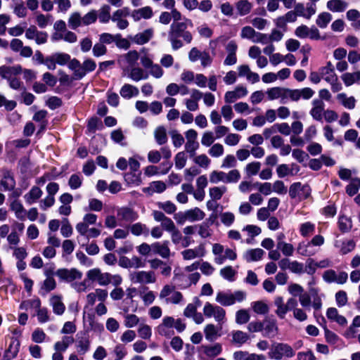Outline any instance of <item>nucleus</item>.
Listing matches in <instances>:
<instances>
[{
	"instance_id": "obj_20",
	"label": "nucleus",
	"mask_w": 360,
	"mask_h": 360,
	"mask_svg": "<svg viewBox=\"0 0 360 360\" xmlns=\"http://www.w3.org/2000/svg\"><path fill=\"white\" fill-rule=\"evenodd\" d=\"M348 3L345 0H329L326 8L333 13H342L348 8Z\"/></svg>"
},
{
	"instance_id": "obj_56",
	"label": "nucleus",
	"mask_w": 360,
	"mask_h": 360,
	"mask_svg": "<svg viewBox=\"0 0 360 360\" xmlns=\"http://www.w3.org/2000/svg\"><path fill=\"white\" fill-rule=\"evenodd\" d=\"M248 339L249 335L241 330H236L233 332L232 334V341L235 344H238L241 345L246 342L248 340Z\"/></svg>"
},
{
	"instance_id": "obj_59",
	"label": "nucleus",
	"mask_w": 360,
	"mask_h": 360,
	"mask_svg": "<svg viewBox=\"0 0 360 360\" xmlns=\"http://www.w3.org/2000/svg\"><path fill=\"white\" fill-rule=\"evenodd\" d=\"M222 351L220 344H215L212 346L205 347L204 349L205 354L210 357H215L219 355Z\"/></svg>"
},
{
	"instance_id": "obj_3",
	"label": "nucleus",
	"mask_w": 360,
	"mask_h": 360,
	"mask_svg": "<svg viewBox=\"0 0 360 360\" xmlns=\"http://www.w3.org/2000/svg\"><path fill=\"white\" fill-rule=\"evenodd\" d=\"M269 357L274 360H281L283 357L291 358L295 355V351L288 344L274 342L268 353Z\"/></svg>"
},
{
	"instance_id": "obj_14",
	"label": "nucleus",
	"mask_w": 360,
	"mask_h": 360,
	"mask_svg": "<svg viewBox=\"0 0 360 360\" xmlns=\"http://www.w3.org/2000/svg\"><path fill=\"white\" fill-rule=\"evenodd\" d=\"M248 90L246 87L239 85L233 91H227L224 95V101L227 103H232L238 99L246 96Z\"/></svg>"
},
{
	"instance_id": "obj_52",
	"label": "nucleus",
	"mask_w": 360,
	"mask_h": 360,
	"mask_svg": "<svg viewBox=\"0 0 360 360\" xmlns=\"http://www.w3.org/2000/svg\"><path fill=\"white\" fill-rule=\"evenodd\" d=\"M297 252L302 256H312L315 254V251L311 249V245L310 243H299L297 248Z\"/></svg>"
},
{
	"instance_id": "obj_32",
	"label": "nucleus",
	"mask_w": 360,
	"mask_h": 360,
	"mask_svg": "<svg viewBox=\"0 0 360 360\" xmlns=\"http://www.w3.org/2000/svg\"><path fill=\"white\" fill-rule=\"evenodd\" d=\"M86 128L89 133H95L103 129V124L101 118L93 116L88 120Z\"/></svg>"
},
{
	"instance_id": "obj_13",
	"label": "nucleus",
	"mask_w": 360,
	"mask_h": 360,
	"mask_svg": "<svg viewBox=\"0 0 360 360\" xmlns=\"http://www.w3.org/2000/svg\"><path fill=\"white\" fill-rule=\"evenodd\" d=\"M3 178L0 184L2 188L1 190L6 191L13 190L15 186V180L11 170L8 169H2Z\"/></svg>"
},
{
	"instance_id": "obj_9",
	"label": "nucleus",
	"mask_w": 360,
	"mask_h": 360,
	"mask_svg": "<svg viewBox=\"0 0 360 360\" xmlns=\"http://www.w3.org/2000/svg\"><path fill=\"white\" fill-rule=\"evenodd\" d=\"M130 278L133 283L140 284L154 283L156 281V277L153 271H135L131 274Z\"/></svg>"
},
{
	"instance_id": "obj_57",
	"label": "nucleus",
	"mask_w": 360,
	"mask_h": 360,
	"mask_svg": "<svg viewBox=\"0 0 360 360\" xmlns=\"http://www.w3.org/2000/svg\"><path fill=\"white\" fill-rule=\"evenodd\" d=\"M295 94H297V101H299L301 98L308 100L314 96V91L311 88L305 87L301 89H295Z\"/></svg>"
},
{
	"instance_id": "obj_48",
	"label": "nucleus",
	"mask_w": 360,
	"mask_h": 360,
	"mask_svg": "<svg viewBox=\"0 0 360 360\" xmlns=\"http://www.w3.org/2000/svg\"><path fill=\"white\" fill-rule=\"evenodd\" d=\"M297 94H295V89H290L288 88H283L280 102L283 104L287 103L289 101H296Z\"/></svg>"
},
{
	"instance_id": "obj_37",
	"label": "nucleus",
	"mask_w": 360,
	"mask_h": 360,
	"mask_svg": "<svg viewBox=\"0 0 360 360\" xmlns=\"http://www.w3.org/2000/svg\"><path fill=\"white\" fill-rule=\"evenodd\" d=\"M274 305L276 307V310L275 311L276 314L280 319H284L288 310L286 303H284L283 298L281 296L276 297L274 299Z\"/></svg>"
},
{
	"instance_id": "obj_26",
	"label": "nucleus",
	"mask_w": 360,
	"mask_h": 360,
	"mask_svg": "<svg viewBox=\"0 0 360 360\" xmlns=\"http://www.w3.org/2000/svg\"><path fill=\"white\" fill-rule=\"evenodd\" d=\"M75 342L74 338L72 336H63L60 340L55 342L53 349L56 352H64L67 350L70 345Z\"/></svg>"
},
{
	"instance_id": "obj_35",
	"label": "nucleus",
	"mask_w": 360,
	"mask_h": 360,
	"mask_svg": "<svg viewBox=\"0 0 360 360\" xmlns=\"http://www.w3.org/2000/svg\"><path fill=\"white\" fill-rule=\"evenodd\" d=\"M128 76L134 82H139L142 79H147L148 77V75L139 67H131Z\"/></svg>"
},
{
	"instance_id": "obj_46",
	"label": "nucleus",
	"mask_w": 360,
	"mask_h": 360,
	"mask_svg": "<svg viewBox=\"0 0 360 360\" xmlns=\"http://www.w3.org/2000/svg\"><path fill=\"white\" fill-rule=\"evenodd\" d=\"M186 217L188 221H200L205 217V213L198 208L186 211Z\"/></svg>"
},
{
	"instance_id": "obj_4",
	"label": "nucleus",
	"mask_w": 360,
	"mask_h": 360,
	"mask_svg": "<svg viewBox=\"0 0 360 360\" xmlns=\"http://www.w3.org/2000/svg\"><path fill=\"white\" fill-rule=\"evenodd\" d=\"M246 297V293L241 290L235 291L233 293L219 292L216 296V302L222 306H231L236 302H240Z\"/></svg>"
},
{
	"instance_id": "obj_43",
	"label": "nucleus",
	"mask_w": 360,
	"mask_h": 360,
	"mask_svg": "<svg viewBox=\"0 0 360 360\" xmlns=\"http://www.w3.org/2000/svg\"><path fill=\"white\" fill-rule=\"evenodd\" d=\"M139 94V90L136 86L131 84H124L121 90L120 95L125 98H130L136 96Z\"/></svg>"
},
{
	"instance_id": "obj_38",
	"label": "nucleus",
	"mask_w": 360,
	"mask_h": 360,
	"mask_svg": "<svg viewBox=\"0 0 360 360\" xmlns=\"http://www.w3.org/2000/svg\"><path fill=\"white\" fill-rule=\"evenodd\" d=\"M128 308H124V313L123 314V316L124 319V324L125 327L130 328H134L137 325H139V318L135 314H128Z\"/></svg>"
},
{
	"instance_id": "obj_10",
	"label": "nucleus",
	"mask_w": 360,
	"mask_h": 360,
	"mask_svg": "<svg viewBox=\"0 0 360 360\" xmlns=\"http://www.w3.org/2000/svg\"><path fill=\"white\" fill-rule=\"evenodd\" d=\"M174 319L172 316H165L162 322L157 326L156 330L159 335L170 338L174 334L173 328Z\"/></svg>"
},
{
	"instance_id": "obj_63",
	"label": "nucleus",
	"mask_w": 360,
	"mask_h": 360,
	"mask_svg": "<svg viewBox=\"0 0 360 360\" xmlns=\"http://www.w3.org/2000/svg\"><path fill=\"white\" fill-rule=\"evenodd\" d=\"M315 230V226L311 222H305L300 225V231L302 236L307 237L313 233Z\"/></svg>"
},
{
	"instance_id": "obj_28",
	"label": "nucleus",
	"mask_w": 360,
	"mask_h": 360,
	"mask_svg": "<svg viewBox=\"0 0 360 360\" xmlns=\"http://www.w3.org/2000/svg\"><path fill=\"white\" fill-rule=\"evenodd\" d=\"M341 79L346 86H350L360 82V70L354 72H345L341 75Z\"/></svg>"
},
{
	"instance_id": "obj_61",
	"label": "nucleus",
	"mask_w": 360,
	"mask_h": 360,
	"mask_svg": "<svg viewBox=\"0 0 360 360\" xmlns=\"http://www.w3.org/2000/svg\"><path fill=\"white\" fill-rule=\"evenodd\" d=\"M187 162V156L185 152H179L174 157L175 167L177 169H183Z\"/></svg>"
},
{
	"instance_id": "obj_50",
	"label": "nucleus",
	"mask_w": 360,
	"mask_h": 360,
	"mask_svg": "<svg viewBox=\"0 0 360 360\" xmlns=\"http://www.w3.org/2000/svg\"><path fill=\"white\" fill-rule=\"evenodd\" d=\"M219 329L214 324H207L204 329L205 338L208 340H214L218 336Z\"/></svg>"
},
{
	"instance_id": "obj_44",
	"label": "nucleus",
	"mask_w": 360,
	"mask_h": 360,
	"mask_svg": "<svg viewBox=\"0 0 360 360\" xmlns=\"http://www.w3.org/2000/svg\"><path fill=\"white\" fill-rule=\"evenodd\" d=\"M258 32H256L254 28L250 26H245L242 28L240 32V37L250 40L255 43Z\"/></svg>"
},
{
	"instance_id": "obj_24",
	"label": "nucleus",
	"mask_w": 360,
	"mask_h": 360,
	"mask_svg": "<svg viewBox=\"0 0 360 360\" xmlns=\"http://www.w3.org/2000/svg\"><path fill=\"white\" fill-rule=\"evenodd\" d=\"M298 172V167H294V165H292V168H290V167L286 164L279 165L276 168V173L279 178H284L288 175L293 176L297 174Z\"/></svg>"
},
{
	"instance_id": "obj_30",
	"label": "nucleus",
	"mask_w": 360,
	"mask_h": 360,
	"mask_svg": "<svg viewBox=\"0 0 360 360\" xmlns=\"http://www.w3.org/2000/svg\"><path fill=\"white\" fill-rule=\"evenodd\" d=\"M153 35V30L151 28L147 29L142 32L136 34L133 38L132 41L137 44H144L147 43Z\"/></svg>"
},
{
	"instance_id": "obj_53",
	"label": "nucleus",
	"mask_w": 360,
	"mask_h": 360,
	"mask_svg": "<svg viewBox=\"0 0 360 360\" xmlns=\"http://www.w3.org/2000/svg\"><path fill=\"white\" fill-rule=\"evenodd\" d=\"M42 191L38 186H33L31 190L25 195L27 202H31L38 200L42 195Z\"/></svg>"
},
{
	"instance_id": "obj_5",
	"label": "nucleus",
	"mask_w": 360,
	"mask_h": 360,
	"mask_svg": "<svg viewBox=\"0 0 360 360\" xmlns=\"http://www.w3.org/2000/svg\"><path fill=\"white\" fill-rule=\"evenodd\" d=\"M203 314L207 318H214L219 325H222L226 321L225 309L210 302L205 304Z\"/></svg>"
},
{
	"instance_id": "obj_6",
	"label": "nucleus",
	"mask_w": 360,
	"mask_h": 360,
	"mask_svg": "<svg viewBox=\"0 0 360 360\" xmlns=\"http://www.w3.org/2000/svg\"><path fill=\"white\" fill-rule=\"evenodd\" d=\"M311 189L309 185L302 184L300 182L293 183L289 188V195L291 198L302 201L310 195Z\"/></svg>"
},
{
	"instance_id": "obj_11",
	"label": "nucleus",
	"mask_w": 360,
	"mask_h": 360,
	"mask_svg": "<svg viewBox=\"0 0 360 360\" xmlns=\"http://www.w3.org/2000/svg\"><path fill=\"white\" fill-rule=\"evenodd\" d=\"M56 274L60 279L70 283H73V281L75 280L81 279L82 277V272L76 269H59L57 270Z\"/></svg>"
},
{
	"instance_id": "obj_33",
	"label": "nucleus",
	"mask_w": 360,
	"mask_h": 360,
	"mask_svg": "<svg viewBox=\"0 0 360 360\" xmlns=\"http://www.w3.org/2000/svg\"><path fill=\"white\" fill-rule=\"evenodd\" d=\"M19 342L16 340L11 341L8 349L5 351L3 356L4 360H11L14 359L19 352Z\"/></svg>"
},
{
	"instance_id": "obj_40",
	"label": "nucleus",
	"mask_w": 360,
	"mask_h": 360,
	"mask_svg": "<svg viewBox=\"0 0 360 360\" xmlns=\"http://www.w3.org/2000/svg\"><path fill=\"white\" fill-rule=\"evenodd\" d=\"M261 163L257 161H253L248 163L244 167V172L248 177L256 176L259 174L261 169Z\"/></svg>"
},
{
	"instance_id": "obj_2",
	"label": "nucleus",
	"mask_w": 360,
	"mask_h": 360,
	"mask_svg": "<svg viewBox=\"0 0 360 360\" xmlns=\"http://www.w3.org/2000/svg\"><path fill=\"white\" fill-rule=\"evenodd\" d=\"M159 299L166 304H178L183 300V295L181 292L176 290L173 285H165L159 293Z\"/></svg>"
},
{
	"instance_id": "obj_31",
	"label": "nucleus",
	"mask_w": 360,
	"mask_h": 360,
	"mask_svg": "<svg viewBox=\"0 0 360 360\" xmlns=\"http://www.w3.org/2000/svg\"><path fill=\"white\" fill-rule=\"evenodd\" d=\"M319 69L321 78L328 83H329V79H333L338 77L335 73L333 65L330 62H328L326 66L321 67Z\"/></svg>"
},
{
	"instance_id": "obj_41",
	"label": "nucleus",
	"mask_w": 360,
	"mask_h": 360,
	"mask_svg": "<svg viewBox=\"0 0 360 360\" xmlns=\"http://www.w3.org/2000/svg\"><path fill=\"white\" fill-rule=\"evenodd\" d=\"M309 295L311 297H312V307L315 310H319L322 307V299L321 296L319 295V289L316 288H309Z\"/></svg>"
},
{
	"instance_id": "obj_60",
	"label": "nucleus",
	"mask_w": 360,
	"mask_h": 360,
	"mask_svg": "<svg viewBox=\"0 0 360 360\" xmlns=\"http://www.w3.org/2000/svg\"><path fill=\"white\" fill-rule=\"evenodd\" d=\"M139 58L141 65L146 69H149L153 65L152 57L146 52L144 49L141 50Z\"/></svg>"
},
{
	"instance_id": "obj_18",
	"label": "nucleus",
	"mask_w": 360,
	"mask_h": 360,
	"mask_svg": "<svg viewBox=\"0 0 360 360\" xmlns=\"http://www.w3.org/2000/svg\"><path fill=\"white\" fill-rule=\"evenodd\" d=\"M153 251L161 256L162 258H168L170 256V250L169 248V241L165 240L162 243L156 242L151 245Z\"/></svg>"
},
{
	"instance_id": "obj_27",
	"label": "nucleus",
	"mask_w": 360,
	"mask_h": 360,
	"mask_svg": "<svg viewBox=\"0 0 360 360\" xmlns=\"http://www.w3.org/2000/svg\"><path fill=\"white\" fill-rule=\"evenodd\" d=\"M153 10L150 6H144L134 11L131 17L135 21H138L141 18L149 19L153 16Z\"/></svg>"
},
{
	"instance_id": "obj_36",
	"label": "nucleus",
	"mask_w": 360,
	"mask_h": 360,
	"mask_svg": "<svg viewBox=\"0 0 360 360\" xmlns=\"http://www.w3.org/2000/svg\"><path fill=\"white\" fill-rule=\"evenodd\" d=\"M337 99L345 108L349 110L355 108L356 100L354 96L348 97L346 94L340 93L337 95Z\"/></svg>"
},
{
	"instance_id": "obj_19",
	"label": "nucleus",
	"mask_w": 360,
	"mask_h": 360,
	"mask_svg": "<svg viewBox=\"0 0 360 360\" xmlns=\"http://www.w3.org/2000/svg\"><path fill=\"white\" fill-rule=\"evenodd\" d=\"M264 331V335L268 338L275 337L278 333V327L276 325V321L266 318L263 321V328Z\"/></svg>"
},
{
	"instance_id": "obj_49",
	"label": "nucleus",
	"mask_w": 360,
	"mask_h": 360,
	"mask_svg": "<svg viewBox=\"0 0 360 360\" xmlns=\"http://www.w3.org/2000/svg\"><path fill=\"white\" fill-rule=\"evenodd\" d=\"M332 20V15L328 12L319 13L316 20V25L322 29L326 28Z\"/></svg>"
},
{
	"instance_id": "obj_22",
	"label": "nucleus",
	"mask_w": 360,
	"mask_h": 360,
	"mask_svg": "<svg viewBox=\"0 0 360 360\" xmlns=\"http://www.w3.org/2000/svg\"><path fill=\"white\" fill-rule=\"evenodd\" d=\"M312 104L313 108L310 110V115L314 120L321 121L324 112V103L321 100H314Z\"/></svg>"
},
{
	"instance_id": "obj_55",
	"label": "nucleus",
	"mask_w": 360,
	"mask_h": 360,
	"mask_svg": "<svg viewBox=\"0 0 360 360\" xmlns=\"http://www.w3.org/2000/svg\"><path fill=\"white\" fill-rule=\"evenodd\" d=\"M241 177L238 169H233L226 173L225 184H236Z\"/></svg>"
},
{
	"instance_id": "obj_58",
	"label": "nucleus",
	"mask_w": 360,
	"mask_h": 360,
	"mask_svg": "<svg viewBox=\"0 0 360 360\" xmlns=\"http://www.w3.org/2000/svg\"><path fill=\"white\" fill-rule=\"evenodd\" d=\"M226 172L222 171L214 170L210 174V181L212 184H217L219 182L225 184Z\"/></svg>"
},
{
	"instance_id": "obj_25",
	"label": "nucleus",
	"mask_w": 360,
	"mask_h": 360,
	"mask_svg": "<svg viewBox=\"0 0 360 360\" xmlns=\"http://www.w3.org/2000/svg\"><path fill=\"white\" fill-rule=\"evenodd\" d=\"M90 340L88 335H83L76 342L77 351L80 355L85 354L90 349Z\"/></svg>"
},
{
	"instance_id": "obj_16",
	"label": "nucleus",
	"mask_w": 360,
	"mask_h": 360,
	"mask_svg": "<svg viewBox=\"0 0 360 360\" xmlns=\"http://www.w3.org/2000/svg\"><path fill=\"white\" fill-rule=\"evenodd\" d=\"M96 68V64L93 59L88 58L85 60L82 68L75 71L74 75L75 76V79H81L87 72H93Z\"/></svg>"
},
{
	"instance_id": "obj_1",
	"label": "nucleus",
	"mask_w": 360,
	"mask_h": 360,
	"mask_svg": "<svg viewBox=\"0 0 360 360\" xmlns=\"http://www.w3.org/2000/svg\"><path fill=\"white\" fill-rule=\"evenodd\" d=\"M186 29L187 24L186 22H174L170 25L168 32V40L171 43L173 50H178L184 46L183 42L179 39V37L183 38L187 44L191 42L193 36Z\"/></svg>"
},
{
	"instance_id": "obj_45",
	"label": "nucleus",
	"mask_w": 360,
	"mask_h": 360,
	"mask_svg": "<svg viewBox=\"0 0 360 360\" xmlns=\"http://www.w3.org/2000/svg\"><path fill=\"white\" fill-rule=\"evenodd\" d=\"M154 137L158 144H165L167 141L166 129L162 126L157 127L154 131Z\"/></svg>"
},
{
	"instance_id": "obj_21",
	"label": "nucleus",
	"mask_w": 360,
	"mask_h": 360,
	"mask_svg": "<svg viewBox=\"0 0 360 360\" xmlns=\"http://www.w3.org/2000/svg\"><path fill=\"white\" fill-rule=\"evenodd\" d=\"M326 316L329 320L336 322L341 326H345L347 324V319L339 314L338 309L335 307H329L327 309Z\"/></svg>"
},
{
	"instance_id": "obj_39",
	"label": "nucleus",
	"mask_w": 360,
	"mask_h": 360,
	"mask_svg": "<svg viewBox=\"0 0 360 360\" xmlns=\"http://www.w3.org/2000/svg\"><path fill=\"white\" fill-rule=\"evenodd\" d=\"M34 304L36 308H37V316L39 323H44L50 320L49 311L46 308H41V302L39 300L34 301Z\"/></svg>"
},
{
	"instance_id": "obj_12",
	"label": "nucleus",
	"mask_w": 360,
	"mask_h": 360,
	"mask_svg": "<svg viewBox=\"0 0 360 360\" xmlns=\"http://www.w3.org/2000/svg\"><path fill=\"white\" fill-rule=\"evenodd\" d=\"M202 93L196 89H193L191 91V97L185 98L184 103L186 109L189 111H196L199 108L198 101L202 98Z\"/></svg>"
},
{
	"instance_id": "obj_7",
	"label": "nucleus",
	"mask_w": 360,
	"mask_h": 360,
	"mask_svg": "<svg viewBox=\"0 0 360 360\" xmlns=\"http://www.w3.org/2000/svg\"><path fill=\"white\" fill-rule=\"evenodd\" d=\"M86 277L89 281H96L101 285H106L110 283L111 275L108 273H102L98 268L89 270Z\"/></svg>"
},
{
	"instance_id": "obj_42",
	"label": "nucleus",
	"mask_w": 360,
	"mask_h": 360,
	"mask_svg": "<svg viewBox=\"0 0 360 360\" xmlns=\"http://www.w3.org/2000/svg\"><path fill=\"white\" fill-rule=\"evenodd\" d=\"M252 5L247 0H240L236 4V8L240 16L248 15L252 10Z\"/></svg>"
},
{
	"instance_id": "obj_15",
	"label": "nucleus",
	"mask_w": 360,
	"mask_h": 360,
	"mask_svg": "<svg viewBox=\"0 0 360 360\" xmlns=\"http://www.w3.org/2000/svg\"><path fill=\"white\" fill-rule=\"evenodd\" d=\"M139 58V54L136 51H131L118 59L119 64L123 68L134 67Z\"/></svg>"
},
{
	"instance_id": "obj_17",
	"label": "nucleus",
	"mask_w": 360,
	"mask_h": 360,
	"mask_svg": "<svg viewBox=\"0 0 360 360\" xmlns=\"http://www.w3.org/2000/svg\"><path fill=\"white\" fill-rule=\"evenodd\" d=\"M108 297V292L105 290L96 289L94 292H90L86 295V305L92 307L96 300L103 302Z\"/></svg>"
},
{
	"instance_id": "obj_29",
	"label": "nucleus",
	"mask_w": 360,
	"mask_h": 360,
	"mask_svg": "<svg viewBox=\"0 0 360 360\" xmlns=\"http://www.w3.org/2000/svg\"><path fill=\"white\" fill-rule=\"evenodd\" d=\"M264 251L260 248L250 249L243 254V258L248 262H256L262 259Z\"/></svg>"
},
{
	"instance_id": "obj_62",
	"label": "nucleus",
	"mask_w": 360,
	"mask_h": 360,
	"mask_svg": "<svg viewBox=\"0 0 360 360\" xmlns=\"http://www.w3.org/2000/svg\"><path fill=\"white\" fill-rule=\"evenodd\" d=\"M277 248L280 249L282 253L287 257L291 256L294 252V247L292 244L284 241H279L277 243Z\"/></svg>"
},
{
	"instance_id": "obj_54",
	"label": "nucleus",
	"mask_w": 360,
	"mask_h": 360,
	"mask_svg": "<svg viewBox=\"0 0 360 360\" xmlns=\"http://www.w3.org/2000/svg\"><path fill=\"white\" fill-rule=\"evenodd\" d=\"M138 334L142 339H150L152 335L151 327L143 323H140L138 328Z\"/></svg>"
},
{
	"instance_id": "obj_47",
	"label": "nucleus",
	"mask_w": 360,
	"mask_h": 360,
	"mask_svg": "<svg viewBox=\"0 0 360 360\" xmlns=\"http://www.w3.org/2000/svg\"><path fill=\"white\" fill-rule=\"evenodd\" d=\"M278 204H268V207H262L258 210L257 218L261 221L266 220L269 216L271 212L277 209Z\"/></svg>"
},
{
	"instance_id": "obj_34",
	"label": "nucleus",
	"mask_w": 360,
	"mask_h": 360,
	"mask_svg": "<svg viewBox=\"0 0 360 360\" xmlns=\"http://www.w3.org/2000/svg\"><path fill=\"white\" fill-rule=\"evenodd\" d=\"M226 192L227 187L226 186H214L209 189V195L212 201H218Z\"/></svg>"
},
{
	"instance_id": "obj_8",
	"label": "nucleus",
	"mask_w": 360,
	"mask_h": 360,
	"mask_svg": "<svg viewBox=\"0 0 360 360\" xmlns=\"http://www.w3.org/2000/svg\"><path fill=\"white\" fill-rule=\"evenodd\" d=\"M295 34L300 39L309 38L318 40L321 38L320 32L315 26L309 27L305 25L298 26L295 30Z\"/></svg>"
},
{
	"instance_id": "obj_51",
	"label": "nucleus",
	"mask_w": 360,
	"mask_h": 360,
	"mask_svg": "<svg viewBox=\"0 0 360 360\" xmlns=\"http://www.w3.org/2000/svg\"><path fill=\"white\" fill-rule=\"evenodd\" d=\"M141 172H131L125 174L124 179L128 184L138 186L141 184Z\"/></svg>"
},
{
	"instance_id": "obj_23",
	"label": "nucleus",
	"mask_w": 360,
	"mask_h": 360,
	"mask_svg": "<svg viewBox=\"0 0 360 360\" xmlns=\"http://www.w3.org/2000/svg\"><path fill=\"white\" fill-rule=\"evenodd\" d=\"M50 304L52 307L53 313L56 315H62L65 310V306L62 301L61 297L60 296H52L50 298Z\"/></svg>"
},
{
	"instance_id": "obj_64",
	"label": "nucleus",
	"mask_w": 360,
	"mask_h": 360,
	"mask_svg": "<svg viewBox=\"0 0 360 360\" xmlns=\"http://www.w3.org/2000/svg\"><path fill=\"white\" fill-rule=\"evenodd\" d=\"M167 188L166 184L162 181H155L150 184L149 187L147 188L153 192L162 193Z\"/></svg>"
}]
</instances>
